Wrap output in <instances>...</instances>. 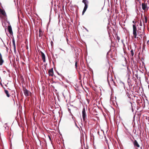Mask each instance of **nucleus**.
Wrapping results in <instances>:
<instances>
[{
  "label": "nucleus",
  "instance_id": "nucleus-1",
  "mask_svg": "<svg viewBox=\"0 0 149 149\" xmlns=\"http://www.w3.org/2000/svg\"><path fill=\"white\" fill-rule=\"evenodd\" d=\"M137 29L135 24L133 25V37L134 38H138V37H137Z\"/></svg>",
  "mask_w": 149,
  "mask_h": 149
},
{
  "label": "nucleus",
  "instance_id": "nucleus-2",
  "mask_svg": "<svg viewBox=\"0 0 149 149\" xmlns=\"http://www.w3.org/2000/svg\"><path fill=\"white\" fill-rule=\"evenodd\" d=\"M82 118L83 120L84 121V122H85L86 123V110L85 108H84L83 109L82 111Z\"/></svg>",
  "mask_w": 149,
  "mask_h": 149
},
{
  "label": "nucleus",
  "instance_id": "nucleus-3",
  "mask_svg": "<svg viewBox=\"0 0 149 149\" xmlns=\"http://www.w3.org/2000/svg\"><path fill=\"white\" fill-rule=\"evenodd\" d=\"M0 14L2 15V18H4L6 17L7 16L5 10L1 8H0Z\"/></svg>",
  "mask_w": 149,
  "mask_h": 149
},
{
  "label": "nucleus",
  "instance_id": "nucleus-4",
  "mask_svg": "<svg viewBox=\"0 0 149 149\" xmlns=\"http://www.w3.org/2000/svg\"><path fill=\"white\" fill-rule=\"evenodd\" d=\"M23 91L26 97L29 96L31 93V92L25 88L23 89Z\"/></svg>",
  "mask_w": 149,
  "mask_h": 149
},
{
  "label": "nucleus",
  "instance_id": "nucleus-5",
  "mask_svg": "<svg viewBox=\"0 0 149 149\" xmlns=\"http://www.w3.org/2000/svg\"><path fill=\"white\" fill-rule=\"evenodd\" d=\"M142 8L144 11H147L148 10L147 4L145 3H142Z\"/></svg>",
  "mask_w": 149,
  "mask_h": 149
},
{
  "label": "nucleus",
  "instance_id": "nucleus-6",
  "mask_svg": "<svg viewBox=\"0 0 149 149\" xmlns=\"http://www.w3.org/2000/svg\"><path fill=\"white\" fill-rule=\"evenodd\" d=\"M133 144L134 147L135 148H139L140 147V145L136 140L134 141L133 142Z\"/></svg>",
  "mask_w": 149,
  "mask_h": 149
},
{
  "label": "nucleus",
  "instance_id": "nucleus-7",
  "mask_svg": "<svg viewBox=\"0 0 149 149\" xmlns=\"http://www.w3.org/2000/svg\"><path fill=\"white\" fill-rule=\"evenodd\" d=\"M53 68H52L49 69L48 71V74L49 76H53Z\"/></svg>",
  "mask_w": 149,
  "mask_h": 149
},
{
  "label": "nucleus",
  "instance_id": "nucleus-8",
  "mask_svg": "<svg viewBox=\"0 0 149 149\" xmlns=\"http://www.w3.org/2000/svg\"><path fill=\"white\" fill-rule=\"evenodd\" d=\"M41 56L42 58V59L43 60V61L44 62H45V57L44 54L42 52H41Z\"/></svg>",
  "mask_w": 149,
  "mask_h": 149
},
{
  "label": "nucleus",
  "instance_id": "nucleus-9",
  "mask_svg": "<svg viewBox=\"0 0 149 149\" xmlns=\"http://www.w3.org/2000/svg\"><path fill=\"white\" fill-rule=\"evenodd\" d=\"M8 32L10 34L12 35L13 33L11 25H9L8 27Z\"/></svg>",
  "mask_w": 149,
  "mask_h": 149
},
{
  "label": "nucleus",
  "instance_id": "nucleus-10",
  "mask_svg": "<svg viewBox=\"0 0 149 149\" xmlns=\"http://www.w3.org/2000/svg\"><path fill=\"white\" fill-rule=\"evenodd\" d=\"M3 61H4L2 59V55L0 52V65H2Z\"/></svg>",
  "mask_w": 149,
  "mask_h": 149
},
{
  "label": "nucleus",
  "instance_id": "nucleus-11",
  "mask_svg": "<svg viewBox=\"0 0 149 149\" xmlns=\"http://www.w3.org/2000/svg\"><path fill=\"white\" fill-rule=\"evenodd\" d=\"M4 91L5 92V93L6 94L7 96L8 97H9L10 96V95L9 94L8 91V90H6L5 89V88H4Z\"/></svg>",
  "mask_w": 149,
  "mask_h": 149
},
{
  "label": "nucleus",
  "instance_id": "nucleus-12",
  "mask_svg": "<svg viewBox=\"0 0 149 149\" xmlns=\"http://www.w3.org/2000/svg\"><path fill=\"white\" fill-rule=\"evenodd\" d=\"M12 42L13 43V48H14V49L15 51L16 50V46H15V40L14 38H13L12 39Z\"/></svg>",
  "mask_w": 149,
  "mask_h": 149
},
{
  "label": "nucleus",
  "instance_id": "nucleus-13",
  "mask_svg": "<svg viewBox=\"0 0 149 149\" xmlns=\"http://www.w3.org/2000/svg\"><path fill=\"white\" fill-rule=\"evenodd\" d=\"M43 35V33L41 29H39V36L42 37Z\"/></svg>",
  "mask_w": 149,
  "mask_h": 149
},
{
  "label": "nucleus",
  "instance_id": "nucleus-14",
  "mask_svg": "<svg viewBox=\"0 0 149 149\" xmlns=\"http://www.w3.org/2000/svg\"><path fill=\"white\" fill-rule=\"evenodd\" d=\"M82 2L85 4H88V2L87 0H82Z\"/></svg>",
  "mask_w": 149,
  "mask_h": 149
},
{
  "label": "nucleus",
  "instance_id": "nucleus-15",
  "mask_svg": "<svg viewBox=\"0 0 149 149\" xmlns=\"http://www.w3.org/2000/svg\"><path fill=\"white\" fill-rule=\"evenodd\" d=\"M144 18H145V23H147V22L148 21V18L146 16L144 15Z\"/></svg>",
  "mask_w": 149,
  "mask_h": 149
},
{
  "label": "nucleus",
  "instance_id": "nucleus-16",
  "mask_svg": "<svg viewBox=\"0 0 149 149\" xmlns=\"http://www.w3.org/2000/svg\"><path fill=\"white\" fill-rule=\"evenodd\" d=\"M130 54L132 57H133L134 55V52L133 50L132 49L130 51Z\"/></svg>",
  "mask_w": 149,
  "mask_h": 149
},
{
  "label": "nucleus",
  "instance_id": "nucleus-17",
  "mask_svg": "<svg viewBox=\"0 0 149 149\" xmlns=\"http://www.w3.org/2000/svg\"><path fill=\"white\" fill-rule=\"evenodd\" d=\"M87 9L86 8H85V7L84 8L83 11L82 12V15H84V14L85 12H86Z\"/></svg>",
  "mask_w": 149,
  "mask_h": 149
},
{
  "label": "nucleus",
  "instance_id": "nucleus-18",
  "mask_svg": "<svg viewBox=\"0 0 149 149\" xmlns=\"http://www.w3.org/2000/svg\"><path fill=\"white\" fill-rule=\"evenodd\" d=\"M87 9L86 8H85V7L84 8L83 11L82 12V15H84V14L85 12H86Z\"/></svg>",
  "mask_w": 149,
  "mask_h": 149
},
{
  "label": "nucleus",
  "instance_id": "nucleus-19",
  "mask_svg": "<svg viewBox=\"0 0 149 149\" xmlns=\"http://www.w3.org/2000/svg\"><path fill=\"white\" fill-rule=\"evenodd\" d=\"M111 83L112 84H113L114 85V84H115V82L114 81H113V79H111Z\"/></svg>",
  "mask_w": 149,
  "mask_h": 149
},
{
  "label": "nucleus",
  "instance_id": "nucleus-20",
  "mask_svg": "<svg viewBox=\"0 0 149 149\" xmlns=\"http://www.w3.org/2000/svg\"><path fill=\"white\" fill-rule=\"evenodd\" d=\"M84 5L85 6L84 7L86 8L87 9L88 7V4H84Z\"/></svg>",
  "mask_w": 149,
  "mask_h": 149
},
{
  "label": "nucleus",
  "instance_id": "nucleus-21",
  "mask_svg": "<svg viewBox=\"0 0 149 149\" xmlns=\"http://www.w3.org/2000/svg\"><path fill=\"white\" fill-rule=\"evenodd\" d=\"M75 68H77V61H75Z\"/></svg>",
  "mask_w": 149,
  "mask_h": 149
},
{
  "label": "nucleus",
  "instance_id": "nucleus-22",
  "mask_svg": "<svg viewBox=\"0 0 149 149\" xmlns=\"http://www.w3.org/2000/svg\"><path fill=\"white\" fill-rule=\"evenodd\" d=\"M139 25L140 26H142V22L141 21V20H140V21Z\"/></svg>",
  "mask_w": 149,
  "mask_h": 149
},
{
  "label": "nucleus",
  "instance_id": "nucleus-23",
  "mask_svg": "<svg viewBox=\"0 0 149 149\" xmlns=\"http://www.w3.org/2000/svg\"><path fill=\"white\" fill-rule=\"evenodd\" d=\"M48 136L49 137V139L51 141V139L50 136H49V135H48Z\"/></svg>",
  "mask_w": 149,
  "mask_h": 149
},
{
  "label": "nucleus",
  "instance_id": "nucleus-24",
  "mask_svg": "<svg viewBox=\"0 0 149 149\" xmlns=\"http://www.w3.org/2000/svg\"><path fill=\"white\" fill-rule=\"evenodd\" d=\"M117 39L118 40H119L120 39V37H118L117 38Z\"/></svg>",
  "mask_w": 149,
  "mask_h": 149
},
{
  "label": "nucleus",
  "instance_id": "nucleus-25",
  "mask_svg": "<svg viewBox=\"0 0 149 149\" xmlns=\"http://www.w3.org/2000/svg\"><path fill=\"white\" fill-rule=\"evenodd\" d=\"M143 25L144 28L146 26V24H143Z\"/></svg>",
  "mask_w": 149,
  "mask_h": 149
},
{
  "label": "nucleus",
  "instance_id": "nucleus-26",
  "mask_svg": "<svg viewBox=\"0 0 149 149\" xmlns=\"http://www.w3.org/2000/svg\"><path fill=\"white\" fill-rule=\"evenodd\" d=\"M108 83H109V85H110V83L109 82V81H108Z\"/></svg>",
  "mask_w": 149,
  "mask_h": 149
},
{
  "label": "nucleus",
  "instance_id": "nucleus-27",
  "mask_svg": "<svg viewBox=\"0 0 149 149\" xmlns=\"http://www.w3.org/2000/svg\"><path fill=\"white\" fill-rule=\"evenodd\" d=\"M142 34H140V35H139V36L141 37V36H142Z\"/></svg>",
  "mask_w": 149,
  "mask_h": 149
},
{
  "label": "nucleus",
  "instance_id": "nucleus-28",
  "mask_svg": "<svg viewBox=\"0 0 149 149\" xmlns=\"http://www.w3.org/2000/svg\"><path fill=\"white\" fill-rule=\"evenodd\" d=\"M149 42V40H148L147 42V43H148Z\"/></svg>",
  "mask_w": 149,
  "mask_h": 149
},
{
  "label": "nucleus",
  "instance_id": "nucleus-29",
  "mask_svg": "<svg viewBox=\"0 0 149 149\" xmlns=\"http://www.w3.org/2000/svg\"><path fill=\"white\" fill-rule=\"evenodd\" d=\"M13 101H14V102L15 100H14V99L13 98Z\"/></svg>",
  "mask_w": 149,
  "mask_h": 149
},
{
  "label": "nucleus",
  "instance_id": "nucleus-30",
  "mask_svg": "<svg viewBox=\"0 0 149 149\" xmlns=\"http://www.w3.org/2000/svg\"><path fill=\"white\" fill-rule=\"evenodd\" d=\"M1 84V85L2 86H3V85H2V84Z\"/></svg>",
  "mask_w": 149,
  "mask_h": 149
},
{
  "label": "nucleus",
  "instance_id": "nucleus-31",
  "mask_svg": "<svg viewBox=\"0 0 149 149\" xmlns=\"http://www.w3.org/2000/svg\"><path fill=\"white\" fill-rule=\"evenodd\" d=\"M52 87H53V88H54V86H52Z\"/></svg>",
  "mask_w": 149,
  "mask_h": 149
},
{
  "label": "nucleus",
  "instance_id": "nucleus-32",
  "mask_svg": "<svg viewBox=\"0 0 149 149\" xmlns=\"http://www.w3.org/2000/svg\"><path fill=\"white\" fill-rule=\"evenodd\" d=\"M133 23H134V21H133Z\"/></svg>",
  "mask_w": 149,
  "mask_h": 149
},
{
  "label": "nucleus",
  "instance_id": "nucleus-33",
  "mask_svg": "<svg viewBox=\"0 0 149 149\" xmlns=\"http://www.w3.org/2000/svg\"><path fill=\"white\" fill-rule=\"evenodd\" d=\"M130 104H131V105H132V103H131H131H130Z\"/></svg>",
  "mask_w": 149,
  "mask_h": 149
},
{
  "label": "nucleus",
  "instance_id": "nucleus-34",
  "mask_svg": "<svg viewBox=\"0 0 149 149\" xmlns=\"http://www.w3.org/2000/svg\"><path fill=\"white\" fill-rule=\"evenodd\" d=\"M141 149H142V148H141Z\"/></svg>",
  "mask_w": 149,
  "mask_h": 149
},
{
  "label": "nucleus",
  "instance_id": "nucleus-35",
  "mask_svg": "<svg viewBox=\"0 0 149 149\" xmlns=\"http://www.w3.org/2000/svg\"><path fill=\"white\" fill-rule=\"evenodd\" d=\"M58 74L59 75V74L58 73Z\"/></svg>",
  "mask_w": 149,
  "mask_h": 149
}]
</instances>
